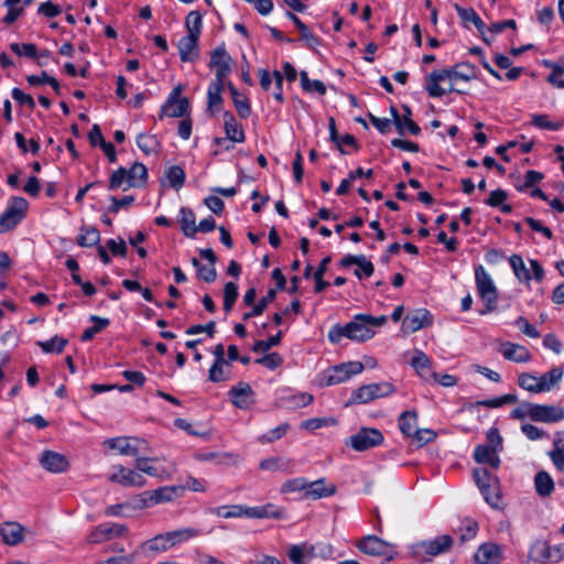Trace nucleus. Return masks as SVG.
Segmentation results:
<instances>
[{"label": "nucleus", "mask_w": 564, "mask_h": 564, "mask_svg": "<svg viewBox=\"0 0 564 564\" xmlns=\"http://www.w3.org/2000/svg\"><path fill=\"white\" fill-rule=\"evenodd\" d=\"M477 67L470 62H459L447 68L433 69L425 77L424 88L431 98H441L446 93L466 94L454 86L457 80L470 82L477 78Z\"/></svg>", "instance_id": "nucleus-1"}, {"label": "nucleus", "mask_w": 564, "mask_h": 564, "mask_svg": "<svg viewBox=\"0 0 564 564\" xmlns=\"http://www.w3.org/2000/svg\"><path fill=\"white\" fill-rule=\"evenodd\" d=\"M200 534L196 528H178L167 532L159 533L155 536L142 542L135 553L144 555H156L185 543Z\"/></svg>", "instance_id": "nucleus-2"}, {"label": "nucleus", "mask_w": 564, "mask_h": 564, "mask_svg": "<svg viewBox=\"0 0 564 564\" xmlns=\"http://www.w3.org/2000/svg\"><path fill=\"white\" fill-rule=\"evenodd\" d=\"M365 367L361 361H346L335 366H330L319 372L316 381L319 387H332L348 381L356 375L364 371Z\"/></svg>", "instance_id": "nucleus-3"}, {"label": "nucleus", "mask_w": 564, "mask_h": 564, "mask_svg": "<svg viewBox=\"0 0 564 564\" xmlns=\"http://www.w3.org/2000/svg\"><path fill=\"white\" fill-rule=\"evenodd\" d=\"M394 391L395 387L388 381L362 384L351 391L349 399L345 402V408L367 404L377 399L389 397Z\"/></svg>", "instance_id": "nucleus-4"}, {"label": "nucleus", "mask_w": 564, "mask_h": 564, "mask_svg": "<svg viewBox=\"0 0 564 564\" xmlns=\"http://www.w3.org/2000/svg\"><path fill=\"white\" fill-rule=\"evenodd\" d=\"M475 282L479 297L485 302V308L479 312L480 315L492 312L498 301V290L482 264L475 267Z\"/></svg>", "instance_id": "nucleus-5"}, {"label": "nucleus", "mask_w": 564, "mask_h": 564, "mask_svg": "<svg viewBox=\"0 0 564 564\" xmlns=\"http://www.w3.org/2000/svg\"><path fill=\"white\" fill-rule=\"evenodd\" d=\"M215 514L223 518H270V517H279L280 511L273 505H267L262 507H245L241 505H236L231 507H218L215 509Z\"/></svg>", "instance_id": "nucleus-6"}, {"label": "nucleus", "mask_w": 564, "mask_h": 564, "mask_svg": "<svg viewBox=\"0 0 564 564\" xmlns=\"http://www.w3.org/2000/svg\"><path fill=\"white\" fill-rule=\"evenodd\" d=\"M29 203L25 198L13 196L9 199L6 210L0 215V234L15 228L25 217Z\"/></svg>", "instance_id": "nucleus-7"}, {"label": "nucleus", "mask_w": 564, "mask_h": 564, "mask_svg": "<svg viewBox=\"0 0 564 564\" xmlns=\"http://www.w3.org/2000/svg\"><path fill=\"white\" fill-rule=\"evenodd\" d=\"M384 441L380 430L375 427H361L356 434L351 435L347 443L357 452H365L380 446Z\"/></svg>", "instance_id": "nucleus-8"}, {"label": "nucleus", "mask_w": 564, "mask_h": 564, "mask_svg": "<svg viewBox=\"0 0 564 564\" xmlns=\"http://www.w3.org/2000/svg\"><path fill=\"white\" fill-rule=\"evenodd\" d=\"M528 416L534 422L557 423L564 420V408L538 403H524Z\"/></svg>", "instance_id": "nucleus-9"}, {"label": "nucleus", "mask_w": 564, "mask_h": 564, "mask_svg": "<svg viewBox=\"0 0 564 564\" xmlns=\"http://www.w3.org/2000/svg\"><path fill=\"white\" fill-rule=\"evenodd\" d=\"M232 58L221 44L210 55L209 67L215 69V79L225 80L231 72Z\"/></svg>", "instance_id": "nucleus-10"}, {"label": "nucleus", "mask_w": 564, "mask_h": 564, "mask_svg": "<svg viewBox=\"0 0 564 564\" xmlns=\"http://www.w3.org/2000/svg\"><path fill=\"white\" fill-rule=\"evenodd\" d=\"M182 86L175 87L162 107V112L171 118L183 117L189 107L188 99L181 97Z\"/></svg>", "instance_id": "nucleus-11"}, {"label": "nucleus", "mask_w": 564, "mask_h": 564, "mask_svg": "<svg viewBox=\"0 0 564 564\" xmlns=\"http://www.w3.org/2000/svg\"><path fill=\"white\" fill-rule=\"evenodd\" d=\"M549 457L555 470L560 474L557 478L558 486L564 487V432L555 434Z\"/></svg>", "instance_id": "nucleus-12"}, {"label": "nucleus", "mask_w": 564, "mask_h": 564, "mask_svg": "<svg viewBox=\"0 0 564 564\" xmlns=\"http://www.w3.org/2000/svg\"><path fill=\"white\" fill-rule=\"evenodd\" d=\"M454 8L462 21L463 28L470 29V24H473L477 29V31L481 34V40L485 43L489 44L490 41L485 35L486 24L479 17V14L476 12V10L471 7L464 8L457 3L454 6Z\"/></svg>", "instance_id": "nucleus-13"}, {"label": "nucleus", "mask_w": 564, "mask_h": 564, "mask_svg": "<svg viewBox=\"0 0 564 564\" xmlns=\"http://www.w3.org/2000/svg\"><path fill=\"white\" fill-rule=\"evenodd\" d=\"M117 473L109 476V481L120 484L124 487H144L147 484L145 478L133 469L126 468L118 465Z\"/></svg>", "instance_id": "nucleus-14"}, {"label": "nucleus", "mask_w": 564, "mask_h": 564, "mask_svg": "<svg viewBox=\"0 0 564 564\" xmlns=\"http://www.w3.org/2000/svg\"><path fill=\"white\" fill-rule=\"evenodd\" d=\"M502 560L501 547L496 543H482L474 554L476 564H499Z\"/></svg>", "instance_id": "nucleus-15"}, {"label": "nucleus", "mask_w": 564, "mask_h": 564, "mask_svg": "<svg viewBox=\"0 0 564 564\" xmlns=\"http://www.w3.org/2000/svg\"><path fill=\"white\" fill-rule=\"evenodd\" d=\"M25 528L17 521L0 523V536L7 545L14 546L24 541Z\"/></svg>", "instance_id": "nucleus-16"}, {"label": "nucleus", "mask_w": 564, "mask_h": 564, "mask_svg": "<svg viewBox=\"0 0 564 564\" xmlns=\"http://www.w3.org/2000/svg\"><path fill=\"white\" fill-rule=\"evenodd\" d=\"M337 492L335 484H328L325 478H318L307 482V491H305V500H318L328 498Z\"/></svg>", "instance_id": "nucleus-17"}, {"label": "nucleus", "mask_w": 564, "mask_h": 564, "mask_svg": "<svg viewBox=\"0 0 564 564\" xmlns=\"http://www.w3.org/2000/svg\"><path fill=\"white\" fill-rule=\"evenodd\" d=\"M388 546V542L375 534L366 535L356 542V547L364 554L370 556H381L386 554Z\"/></svg>", "instance_id": "nucleus-18"}, {"label": "nucleus", "mask_w": 564, "mask_h": 564, "mask_svg": "<svg viewBox=\"0 0 564 564\" xmlns=\"http://www.w3.org/2000/svg\"><path fill=\"white\" fill-rule=\"evenodd\" d=\"M40 463L50 473H63L69 466L65 455L53 451H44L40 457Z\"/></svg>", "instance_id": "nucleus-19"}, {"label": "nucleus", "mask_w": 564, "mask_h": 564, "mask_svg": "<svg viewBox=\"0 0 564 564\" xmlns=\"http://www.w3.org/2000/svg\"><path fill=\"white\" fill-rule=\"evenodd\" d=\"M432 322L433 318L430 311L426 308H419L412 313H409L404 317L403 325L409 332L415 333L424 327L430 326Z\"/></svg>", "instance_id": "nucleus-20"}, {"label": "nucleus", "mask_w": 564, "mask_h": 564, "mask_svg": "<svg viewBox=\"0 0 564 564\" xmlns=\"http://www.w3.org/2000/svg\"><path fill=\"white\" fill-rule=\"evenodd\" d=\"M453 544V538L449 534H443L432 540L423 541L421 546L426 555L437 556L449 551Z\"/></svg>", "instance_id": "nucleus-21"}, {"label": "nucleus", "mask_w": 564, "mask_h": 564, "mask_svg": "<svg viewBox=\"0 0 564 564\" xmlns=\"http://www.w3.org/2000/svg\"><path fill=\"white\" fill-rule=\"evenodd\" d=\"M229 395L231 397L232 404L239 409H248L253 402V391L247 382H239L232 387Z\"/></svg>", "instance_id": "nucleus-22"}, {"label": "nucleus", "mask_w": 564, "mask_h": 564, "mask_svg": "<svg viewBox=\"0 0 564 564\" xmlns=\"http://www.w3.org/2000/svg\"><path fill=\"white\" fill-rule=\"evenodd\" d=\"M497 453V448L479 444L475 447L473 457L478 464H488L494 469H498L501 460Z\"/></svg>", "instance_id": "nucleus-23"}, {"label": "nucleus", "mask_w": 564, "mask_h": 564, "mask_svg": "<svg viewBox=\"0 0 564 564\" xmlns=\"http://www.w3.org/2000/svg\"><path fill=\"white\" fill-rule=\"evenodd\" d=\"M198 36H183L177 44L180 58L182 62H193L198 57Z\"/></svg>", "instance_id": "nucleus-24"}, {"label": "nucleus", "mask_w": 564, "mask_h": 564, "mask_svg": "<svg viewBox=\"0 0 564 564\" xmlns=\"http://www.w3.org/2000/svg\"><path fill=\"white\" fill-rule=\"evenodd\" d=\"M313 544L302 542L292 544L288 550V557L293 564H307L314 558Z\"/></svg>", "instance_id": "nucleus-25"}, {"label": "nucleus", "mask_w": 564, "mask_h": 564, "mask_svg": "<svg viewBox=\"0 0 564 564\" xmlns=\"http://www.w3.org/2000/svg\"><path fill=\"white\" fill-rule=\"evenodd\" d=\"M500 351L505 359L513 362H528L531 359L530 351L519 344L506 341Z\"/></svg>", "instance_id": "nucleus-26"}, {"label": "nucleus", "mask_w": 564, "mask_h": 564, "mask_svg": "<svg viewBox=\"0 0 564 564\" xmlns=\"http://www.w3.org/2000/svg\"><path fill=\"white\" fill-rule=\"evenodd\" d=\"M128 171L127 186L123 191L131 187H141L145 185L148 181V170L144 164L135 162Z\"/></svg>", "instance_id": "nucleus-27"}, {"label": "nucleus", "mask_w": 564, "mask_h": 564, "mask_svg": "<svg viewBox=\"0 0 564 564\" xmlns=\"http://www.w3.org/2000/svg\"><path fill=\"white\" fill-rule=\"evenodd\" d=\"M375 336V330L367 325L365 314H357L352 319V340L367 341Z\"/></svg>", "instance_id": "nucleus-28"}, {"label": "nucleus", "mask_w": 564, "mask_h": 564, "mask_svg": "<svg viewBox=\"0 0 564 564\" xmlns=\"http://www.w3.org/2000/svg\"><path fill=\"white\" fill-rule=\"evenodd\" d=\"M152 491H153L152 497H154V502H155V505H159V503L171 502L174 499L182 497L185 492V487H183V486H164V487H160Z\"/></svg>", "instance_id": "nucleus-29"}, {"label": "nucleus", "mask_w": 564, "mask_h": 564, "mask_svg": "<svg viewBox=\"0 0 564 564\" xmlns=\"http://www.w3.org/2000/svg\"><path fill=\"white\" fill-rule=\"evenodd\" d=\"M398 425L404 437H411L419 429L416 411H403L398 417Z\"/></svg>", "instance_id": "nucleus-30"}, {"label": "nucleus", "mask_w": 564, "mask_h": 564, "mask_svg": "<svg viewBox=\"0 0 564 564\" xmlns=\"http://www.w3.org/2000/svg\"><path fill=\"white\" fill-rule=\"evenodd\" d=\"M224 126L227 139L232 142H242L245 133L231 112L224 113Z\"/></svg>", "instance_id": "nucleus-31"}, {"label": "nucleus", "mask_w": 564, "mask_h": 564, "mask_svg": "<svg viewBox=\"0 0 564 564\" xmlns=\"http://www.w3.org/2000/svg\"><path fill=\"white\" fill-rule=\"evenodd\" d=\"M530 118V124L541 130L560 131L564 128V119L552 121L546 113H532Z\"/></svg>", "instance_id": "nucleus-32"}, {"label": "nucleus", "mask_w": 564, "mask_h": 564, "mask_svg": "<svg viewBox=\"0 0 564 564\" xmlns=\"http://www.w3.org/2000/svg\"><path fill=\"white\" fill-rule=\"evenodd\" d=\"M284 392V408L289 410H296L311 404L314 400L313 395L307 392L294 393L291 390Z\"/></svg>", "instance_id": "nucleus-33"}, {"label": "nucleus", "mask_w": 564, "mask_h": 564, "mask_svg": "<svg viewBox=\"0 0 564 564\" xmlns=\"http://www.w3.org/2000/svg\"><path fill=\"white\" fill-rule=\"evenodd\" d=\"M534 487L540 497H549L554 491V480L547 471L540 470L534 476Z\"/></svg>", "instance_id": "nucleus-34"}, {"label": "nucleus", "mask_w": 564, "mask_h": 564, "mask_svg": "<svg viewBox=\"0 0 564 564\" xmlns=\"http://www.w3.org/2000/svg\"><path fill=\"white\" fill-rule=\"evenodd\" d=\"M180 224L183 234L188 238H194L197 234L196 217L188 207H182L180 210Z\"/></svg>", "instance_id": "nucleus-35"}, {"label": "nucleus", "mask_w": 564, "mask_h": 564, "mask_svg": "<svg viewBox=\"0 0 564 564\" xmlns=\"http://www.w3.org/2000/svg\"><path fill=\"white\" fill-rule=\"evenodd\" d=\"M110 449L118 451L121 455H129L137 457L139 455L138 446L130 444L128 437H113L104 442Z\"/></svg>", "instance_id": "nucleus-36"}, {"label": "nucleus", "mask_w": 564, "mask_h": 564, "mask_svg": "<svg viewBox=\"0 0 564 564\" xmlns=\"http://www.w3.org/2000/svg\"><path fill=\"white\" fill-rule=\"evenodd\" d=\"M517 401H518V398L516 394L508 393V394H503V395H500L497 398L477 401V402L470 404L469 410L471 411L474 408H479V406L496 409V408H500L505 404L516 403Z\"/></svg>", "instance_id": "nucleus-37"}, {"label": "nucleus", "mask_w": 564, "mask_h": 564, "mask_svg": "<svg viewBox=\"0 0 564 564\" xmlns=\"http://www.w3.org/2000/svg\"><path fill=\"white\" fill-rule=\"evenodd\" d=\"M479 525L478 522L473 518H465L462 520L458 532H459V542L463 544L470 540H474L478 533Z\"/></svg>", "instance_id": "nucleus-38"}, {"label": "nucleus", "mask_w": 564, "mask_h": 564, "mask_svg": "<svg viewBox=\"0 0 564 564\" xmlns=\"http://www.w3.org/2000/svg\"><path fill=\"white\" fill-rule=\"evenodd\" d=\"M327 337L332 344H338L344 337L352 340V321L345 325H333L328 330Z\"/></svg>", "instance_id": "nucleus-39"}, {"label": "nucleus", "mask_w": 564, "mask_h": 564, "mask_svg": "<svg viewBox=\"0 0 564 564\" xmlns=\"http://www.w3.org/2000/svg\"><path fill=\"white\" fill-rule=\"evenodd\" d=\"M225 86V80L214 79L208 87L207 91V106L208 110L213 111L221 104V91Z\"/></svg>", "instance_id": "nucleus-40"}, {"label": "nucleus", "mask_w": 564, "mask_h": 564, "mask_svg": "<svg viewBox=\"0 0 564 564\" xmlns=\"http://www.w3.org/2000/svg\"><path fill=\"white\" fill-rule=\"evenodd\" d=\"M538 379L539 377L530 372H522L518 376V384L521 389L532 393L545 392V387L543 384H539Z\"/></svg>", "instance_id": "nucleus-41"}, {"label": "nucleus", "mask_w": 564, "mask_h": 564, "mask_svg": "<svg viewBox=\"0 0 564 564\" xmlns=\"http://www.w3.org/2000/svg\"><path fill=\"white\" fill-rule=\"evenodd\" d=\"M137 145L147 155L158 153L160 149V142L158 138L149 133L138 134Z\"/></svg>", "instance_id": "nucleus-42"}, {"label": "nucleus", "mask_w": 564, "mask_h": 564, "mask_svg": "<svg viewBox=\"0 0 564 564\" xmlns=\"http://www.w3.org/2000/svg\"><path fill=\"white\" fill-rule=\"evenodd\" d=\"M100 241V232L97 228L88 226L82 227L77 237V243L80 247H94Z\"/></svg>", "instance_id": "nucleus-43"}, {"label": "nucleus", "mask_w": 564, "mask_h": 564, "mask_svg": "<svg viewBox=\"0 0 564 564\" xmlns=\"http://www.w3.org/2000/svg\"><path fill=\"white\" fill-rule=\"evenodd\" d=\"M410 365L421 377H425L427 372L431 376V360L425 352L416 350L415 355L411 358Z\"/></svg>", "instance_id": "nucleus-44"}, {"label": "nucleus", "mask_w": 564, "mask_h": 564, "mask_svg": "<svg viewBox=\"0 0 564 564\" xmlns=\"http://www.w3.org/2000/svg\"><path fill=\"white\" fill-rule=\"evenodd\" d=\"M550 544L545 541H536L532 544L529 557L539 563H545L550 560Z\"/></svg>", "instance_id": "nucleus-45"}, {"label": "nucleus", "mask_w": 564, "mask_h": 564, "mask_svg": "<svg viewBox=\"0 0 564 564\" xmlns=\"http://www.w3.org/2000/svg\"><path fill=\"white\" fill-rule=\"evenodd\" d=\"M229 90L238 115L241 118L249 117L251 109L248 99L241 95L231 84H229Z\"/></svg>", "instance_id": "nucleus-46"}, {"label": "nucleus", "mask_w": 564, "mask_h": 564, "mask_svg": "<svg viewBox=\"0 0 564 564\" xmlns=\"http://www.w3.org/2000/svg\"><path fill=\"white\" fill-rule=\"evenodd\" d=\"M473 478L478 489L487 488L488 485H498V478L487 468H475Z\"/></svg>", "instance_id": "nucleus-47"}, {"label": "nucleus", "mask_w": 564, "mask_h": 564, "mask_svg": "<svg viewBox=\"0 0 564 564\" xmlns=\"http://www.w3.org/2000/svg\"><path fill=\"white\" fill-rule=\"evenodd\" d=\"M229 362L228 361H215L208 372V379L212 382H223L229 378Z\"/></svg>", "instance_id": "nucleus-48"}, {"label": "nucleus", "mask_w": 564, "mask_h": 564, "mask_svg": "<svg viewBox=\"0 0 564 564\" xmlns=\"http://www.w3.org/2000/svg\"><path fill=\"white\" fill-rule=\"evenodd\" d=\"M510 267L513 270L514 275L522 282H529L532 276L530 271L525 268V264L519 254H512L509 258Z\"/></svg>", "instance_id": "nucleus-49"}, {"label": "nucleus", "mask_w": 564, "mask_h": 564, "mask_svg": "<svg viewBox=\"0 0 564 564\" xmlns=\"http://www.w3.org/2000/svg\"><path fill=\"white\" fill-rule=\"evenodd\" d=\"M90 321L94 323V326L84 330L82 335L83 341L91 340L97 333L106 328L110 323L108 318L99 317L97 315H91Z\"/></svg>", "instance_id": "nucleus-50"}, {"label": "nucleus", "mask_w": 564, "mask_h": 564, "mask_svg": "<svg viewBox=\"0 0 564 564\" xmlns=\"http://www.w3.org/2000/svg\"><path fill=\"white\" fill-rule=\"evenodd\" d=\"M165 176L169 181L170 186L176 191L183 187L186 177L184 170L178 165L171 166L166 171Z\"/></svg>", "instance_id": "nucleus-51"}, {"label": "nucleus", "mask_w": 564, "mask_h": 564, "mask_svg": "<svg viewBox=\"0 0 564 564\" xmlns=\"http://www.w3.org/2000/svg\"><path fill=\"white\" fill-rule=\"evenodd\" d=\"M563 377V369L561 367H554L550 371L539 377V384L545 387V392L550 391L554 384H556Z\"/></svg>", "instance_id": "nucleus-52"}, {"label": "nucleus", "mask_w": 564, "mask_h": 564, "mask_svg": "<svg viewBox=\"0 0 564 564\" xmlns=\"http://www.w3.org/2000/svg\"><path fill=\"white\" fill-rule=\"evenodd\" d=\"M192 263L197 268V275L199 279L207 283L215 281L217 276L216 269L214 267L215 264L204 265L196 258L192 259Z\"/></svg>", "instance_id": "nucleus-53"}, {"label": "nucleus", "mask_w": 564, "mask_h": 564, "mask_svg": "<svg viewBox=\"0 0 564 564\" xmlns=\"http://www.w3.org/2000/svg\"><path fill=\"white\" fill-rule=\"evenodd\" d=\"M187 34L198 36L202 29V15L198 11H191L185 20Z\"/></svg>", "instance_id": "nucleus-54"}, {"label": "nucleus", "mask_w": 564, "mask_h": 564, "mask_svg": "<svg viewBox=\"0 0 564 564\" xmlns=\"http://www.w3.org/2000/svg\"><path fill=\"white\" fill-rule=\"evenodd\" d=\"M127 177H128L127 169H124V167L117 169L116 171L112 172V174L109 178L108 189L116 191L120 187L123 188L124 186H127Z\"/></svg>", "instance_id": "nucleus-55"}, {"label": "nucleus", "mask_w": 564, "mask_h": 564, "mask_svg": "<svg viewBox=\"0 0 564 564\" xmlns=\"http://www.w3.org/2000/svg\"><path fill=\"white\" fill-rule=\"evenodd\" d=\"M238 297V286L234 282H227L224 288V310L231 311Z\"/></svg>", "instance_id": "nucleus-56"}, {"label": "nucleus", "mask_w": 564, "mask_h": 564, "mask_svg": "<svg viewBox=\"0 0 564 564\" xmlns=\"http://www.w3.org/2000/svg\"><path fill=\"white\" fill-rule=\"evenodd\" d=\"M307 482L308 480L304 477L289 479L288 481L284 482V492L299 491L302 494L301 498L305 499V491H307Z\"/></svg>", "instance_id": "nucleus-57"}, {"label": "nucleus", "mask_w": 564, "mask_h": 564, "mask_svg": "<svg viewBox=\"0 0 564 564\" xmlns=\"http://www.w3.org/2000/svg\"><path fill=\"white\" fill-rule=\"evenodd\" d=\"M402 109L404 111V115L401 117L403 122V132L405 129L412 134V135H419L421 133L420 126L412 120V109L408 105H402Z\"/></svg>", "instance_id": "nucleus-58"}, {"label": "nucleus", "mask_w": 564, "mask_h": 564, "mask_svg": "<svg viewBox=\"0 0 564 564\" xmlns=\"http://www.w3.org/2000/svg\"><path fill=\"white\" fill-rule=\"evenodd\" d=\"M67 344V339L55 336L46 341H39V346L44 352H62Z\"/></svg>", "instance_id": "nucleus-59"}, {"label": "nucleus", "mask_w": 564, "mask_h": 564, "mask_svg": "<svg viewBox=\"0 0 564 564\" xmlns=\"http://www.w3.org/2000/svg\"><path fill=\"white\" fill-rule=\"evenodd\" d=\"M436 433L431 429H417L411 436L417 447H422L436 438Z\"/></svg>", "instance_id": "nucleus-60"}, {"label": "nucleus", "mask_w": 564, "mask_h": 564, "mask_svg": "<svg viewBox=\"0 0 564 564\" xmlns=\"http://www.w3.org/2000/svg\"><path fill=\"white\" fill-rule=\"evenodd\" d=\"M357 267L358 268L355 270L354 274L359 280H361L364 276L369 278L375 272L373 263L370 260H368L364 254H360V260L358 261Z\"/></svg>", "instance_id": "nucleus-61"}, {"label": "nucleus", "mask_w": 564, "mask_h": 564, "mask_svg": "<svg viewBox=\"0 0 564 564\" xmlns=\"http://www.w3.org/2000/svg\"><path fill=\"white\" fill-rule=\"evenodd\" d=\"M485 501L492 508H499L501 496L497 491V485H488L487 488L479 489Z\"/></svg>", "instance_id": "nucleus-62"}, {"label": "nucleus", "mask_w": 564, "mask_h": 564, "mask_svg": "<svg viewBox=\"0 0 564 564\" xmlns=\"http://www.w3.org/2000/svg\"><path fill=\"white\" fill-rule=\"evenodd\" d=\"M10 50L19 56H25L29 58L36 57V45L33 43H11Z\"/></svg>", "instance_id": "nucleus-63"}, {"label": "nucleus", "mask_w": 564, "mask_h": 564, "mask_svg": "<svg viewBox=\"0 0 564 564\" xmlns=\"http://www.w3.org/2000/svg\"><path fill=\"white\" fill-rule=\"evenodd\" d=\"M514 325L528 337L539 338L541 335L539 330L524 317L519 316L514 321Z\"/></svg>", "instance_id": "nucleus-64"}]
</instances>
